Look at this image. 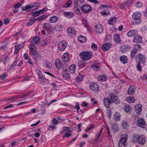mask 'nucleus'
I'll use <instances>...</instances> for the list:
<instances>
[{
  "instance_id": "1",
  "label": "nucleus",
  "mask_w": 147,
  "mask_h": 147,
  "mask_svg": "<svg viewBox=\"0 0 147 147\" xmlns=\"http://www.w3.org/2000/svg\"><path fill=\"white\" fill-rule=\"evenodd\" d=\"M79 56L82 61H86L93 57V54L92 52L90 51H83L80 53Z\"/></svg>"
},
{
  "instance_id": "2",
  "label": "nucleus",
  "mask_w": 147,
  "mask_h": 147,
  "mask_svg": "<svg viewBox=\"0 0 147 147\" xmlns=\"http://www.w3.org/2000/svg\"><path fill=\"white\" fill-rule=\"evenodd\" d=\"M29 49H30L31 55L35 60H37L40 57V55L36 52V47L34 45H30Z\"/></svg>"
},
{
  "instance_id": "3",
  "label": "nucleus",
  "mask_w": 147,
  "mask_h": 147,
  "mask_svg": "<svg viewBox=\"0 0 147 147\" xmlns=\"http://www.w3.org/2000/svg\"><path fill=\"white\" fill-rule=\"evenodd\" d=\"M141 16V14L139 13L136 12L134 13L132 15V18L135 20V22L134 23L137 24L140 23L141 22L140 18Z\"/></svg>"
},
{
  "instance_id": "4",
  "label": "nucleus",
  "mask_w": 147,
  "mask_h": 147,
  "mask_svg": "<svg viewBox=\"0 0 147 147\" xmlns=\"http://www.w3.org/2000/svg\"><path fill=\"white\" fill-rule=\"evenodd\" d=\"M109 96L110 98L111 101L116 104L120 103V101L118 99V96L115 95L113 93L109 94Z\"/></svg>"
},
{
  "instance_id": "5",
  "label": "nucleus",
  "mask_w": 147,
  "mask_h": 147,
  "mask_svg": "<svg viewBox=\"0 0 147 147\" xmlns=\"http://www.w3.org/2000/svg\"><path fill=\"white\" fill-rule=\"evenodd\" d=\"M81 8L83 12L86 13H89L92 10V7L88 4L83 5Z\"/></svg>"
},
{
  "instance_id": "6",
  "label": "nucleus",
  "mask_w": 147,
  "mask_h": 147,
  "mask_svg": "<svg viewBox=\"0 0 147 147\" xmlns=\"http://www.w3.org/2000/svg\"><path fill=\"white\" fill-rule=\"evenodd\" d=\"M67 45V43L65 40L60 42L58 45V48L60 51H63L65 49Z\"/></svg>"
},
{
  "instance_id": "7",
  "label": "nucleus",
  "mask_w": 147,
  "mask_h": 147,
  "mask_svg": "<svg viewBox=\"0 0 147 147\" xmlns=\"http://www.w3.org/2000/svg\"><path fill=\"white\" fill-rule=\"evenodd\" d=\"M95 31L97 34H100L104 31V29L101 24H98L95 26Z\"/></svg>"
},
{
  "instance_id": "8",
  "label": "nucleus",
  "mask_w": 147,
  "mask_h": 147,
  "mask_svg": "<svg viewBox=\"0 0 147 147\" xmlns=\"http://www.w3.org/2000/svg\"><path fill=\"white\" fill-rule=\"evenodd\" d=\"M142 37L138 34L136 35L133 39L132 41L135 43H139L142 42Z\"/></svg>"
},
{
  "instance_id": "9",
  "label": "nucleus",
  "mask_w": 147,
  "mask_h": 147,
  "mask_svg": "<svg viewBox=\"0 0 147 147\" xmlns=\"http://www.w3.org/2000/svg\"><path fill=\"white\" fill-rule=\"evenodd\" d=\"M127 137H124L122 138L119 141V147H125Z\"/></svg>"
},
{
  "instance_id": "10",
  "label": "nucleus",
  "mask_w": 147,
  "mask_h": 147,
  "mask_svg": "<svg viewBox=\"0 0 147 147\" xmlns=\"http://www.w3.org/2000/svg\"><path fill=\"white\" fill-rule=\"evenodd\" d=\"M137 140L140 144L143 145L146 142V138L143 135H140L137 138Z\"/></svg>"
},
{
  "instance_id": "11",
  "label": "nucleus",
  "mask_w": 147,
  "mask_h": 147,
  "mask_svg": "<svg viewBox=\"0 0 147 147\" xmlns=\"http://www.w3.org/2000/svg\"><path fill=\"white\" fill-rule=\"evenodd\" d=\"M68 34L72 36H75L76 34V31L74 28L72 27H68L67 29Z\"/></svg>"
},
{
  "instance_id": "12",
  "label": "nucleus",
  "mask_w": 147,
  "mask_h": 147,
  "mask_svg": "<svg viewBox=\"0 0 147 147\" xmlns=\"http://www.w3.org/2000/svg\"><path fill=\"white\" fill-rule=\"evenodd\" d=\"M89 86L90 89L93 91H96L98 90V86L96 82H92L90 83Z\"/></svg>"
},
{
  "instance_id": "13",
  "label": "nucleus",
  "mask_w": 147,
  "mask_h": 147,
  "mask_svg": "<svg viewBox=\"0 0 147 147\" xmlns=\"http://www.w3.org/2000/svg\"><path fill=\"white\" fill-rule=\"evenodd\" d=\"M142 105L140 104H137L135 106V111L138 115H139L141 113L142 110Z\"/></svg>"
},
{
  "instance_id": "14",
  "label": "nucleus",
  "mask_w": 147,
  "mask_h": 147,
  "mask_svg": "<svg viewBox=\"0 0 147 147\" xmlns=\"http://www.w3.org/2000/svg\"><path fill=\"white\" fill-rule=\"evenodd\" d=\"M137 123L138 125L140 127L145 128L146 124L143 119L141 118L137 120Z\"/></svg>"
},
{
  "instance_id": "15",
  "label": "nucleus",
  "mask_w": 147,
  "mask_h": 147,
  "mask_svg": "<svg viewBox=\"0 0 147 147\" xmlns=\"http://www.w3.org/2000/svg\"><path fill=\"white\" fill-rule=\"evenodd\" d=\"M138 34V31L135 30H132L129 31L127 33V35L129 37H134Z\"/></svg>"
},
{
  "instance_id": "16",
  "label": "nucleus",
  "mask_w": 147,
  "mask_h": 147,
  "mask_svg": "<svg viewBox=\"0 0 147 147\" xmlns=\"http://www.w3.org/2000/svg\"><path fill=\"white\" fill-rule=\"evenodd\" d=\"M55 65L57 68L60 69L63 66V65L61 60L59 59H56L55 61Z\"/></svg>"
},
{
  "instance_id": "17",
  "label": "nucleus",
  "mask_w": 147,
  "mask_h": 147,
  "mask_svg": "<svg viewBox=\"0 0 147 147\" xmlns=\"http://www.w3.org/2000/svg\"><path fill=\"white\" fill-rule=\"evenodd\" d=\"M136 58L138 59L139 61L141 63H143L145 61L146 58L145 56L141 53H139L137 55Z\"/></svg>"
},
{
  "instance_id": "18",
  "label": "nucleus",
  "mask_w": 147,
  "mask_h": 147,
  "mask_svg": "<svg viewBox=\"0 0 147 147\" xmlns=\"http://www.w3.org/2000/svg\"><path fill=\"white\" fill-rule=\"evenodd\" d=\"M110 98H106L104 99V104L107 108H108L110 107Z\"/></svg>"
},
{
  "instance_id": "19",
  "label": "nucleus",
  "mask_w": 147,
  "mask_h": 147,
  "mask_svg": "<svg viewBox=\"0 0 147 147\" xmlns=\"http://www.w3.org/2000/svg\"><path fill=\"white\" fill-rule=\"evenodd\" d=\"M63 15L65 17L69 18H72L74 16V14L71 11H65L63 12Z\"/></svg>"
},
{
  "instance_id": "20",
  "label": "nucleus",
  "mask_w": 147,
  "mask_h": 147,
  "mask_svg": "<svg viewBox=\"0 0 147 147\" xmlns=\"http://www.w3.org/2000/svg\"><path fill=\"white\" fill-rule=\"evenodd\" d=\"M120 60L122 63L125 64L127 63L128 59L126 56L123 55L120 57Z\"/></svg>"
},
{
  "instance_id": "21",
  "label": "nucleus",
  "mask_w": 147,
  "mask_h": 147,
  "mask_svg": "<svg viewBox=\"0 0 147 147\" xmlns=\"http://www.w3.org/2000/svg\"><path fill=\"white\" fill-rule=\"evenodd\" d=\"M62 58V60L64 62H67L69 59L68 53L67 52L65 53L63 55Z\"/></svg>"
},
{
  "instance_id": "22",
  "label": "nucleus",
  "mask_w": 147,
  "mask_h": 147,
  "mask_svg": "<svg viewBox=\"0 0 147 147\" xmlns=\"http://www.w3.org/2000/svg\"><path fill=\"white\" fill-rule=\"evenodd\" d=\"M113 39L116 43H119L121 42L120 36L118 34H115L113 36Z\"/></svg>"
},
{
  "instance_id": "23",
  "label": "nucleus",
  "mask_w": 147,
  "mask_h": 147,
  "mask_svg": "<svg viewBox=\"0 0 147 147\" xmlns=\"http://www.w3.org/2000/svg\"><path fill=\"white\" fill-rule=\"evenodd\" d=\"M40 40L39 37L38 36L35 37L31 41L30 44L34 45L37 44Z\"/></svg>"
},
{
  "instance_id": "24",
  "label": "nucleus",
  "mask_w": 147,
  "mask_h": 147,
  "mask_svg": "<svg viewBox=\"0 0 147 147\" xmlns=\"http://www.w3.org/2000/svg\"><path fill=\"white\" fill-rule=\"evenodd\" d=\"M43 28L48 32H50L51 29V26L49 24L47 23H45L43 26Z\"/></svg>"
},
{
  "instance_id": "25",
  "label": "nucleus",
  "mask_w": 147,
  "mask_h": 147,
  "mask_svg": "<svg viewBox=\"0 0 147 147\" xmlns=\"http://www.w3.org/2000/svg\"><path fill=\"white\" fill-rule=\"evenodd\" d=\"M110 43H107L104 45L102 47V49L103 51H107L109 50L110 48Z\"/></svg>"
},
{
  "instance_id": "26",
  "label": "nucleus",
  "mask_w": 147,
  "mask_h": 147,
  "mask_svg": "<svg viewBox=\"0 0 147 147\" xmlns=\"http://www.w3.org/2000/svg\"><path fill=\"white\" fill-rule=\"evenodd\" d=\"M58 20V18L55 16L51 17L49 19V21L51 23H56Z\"/></svg>"
},
{
  "instance_id": "27",
  "label": "nucleus",
  "mask_w": 147,
  "mask_h": 147,
  "mask_svg": "<svg viewBox=\"0 0 147 147\" xmlns=\"http://www.w3.org/2000/svg\"><path fill=\"white\" fill-rule=\"evenodd\" d=\"M126 100L129 103H133L135 102V99L132 96H130L127 97L126 99Z\"/></svg>"
},
{
  "instance_id": "28",
  "label": "nucleus",
  "mask_w": 147,
  "mask_h": 147,
  "mask_svg": "<svg viewBox=\"0 0 147 147\" xmlns=\"http://www.w3.org/2000/svg\"><path fill=\"white\" fill-rule=\"evenodd\" d=\"M128 94L130 95L133 94L135 92L134 89V86H130L128 89L127 91Z\"/></svg>"
},
{
  "instance_id": "29",
  "label": "nucleus",
  "mask_w": 147,
  "mask_h": 147,
  "mask_svg": "<svg viewBox=\"0 0 147 147\" xmlns=\"http://www.w3.org/2000/svg\"><path fill=\"white\" fill-rule=\"evenodd\" d=\"M74 9L76 13L78 15H80L82 14L79 6L76 5L74 7Z\"/></svg>"
},
{
  "instance_id": "30",
  "label": "nucleus",
  "mask_w": 147,
  "mask_h": 147,
  "mask_svg": "<svg viewBox=\"0 0 147 147\" xmlns=\"http://www.w3.org/2000/svg\"><path fill=\"white\" fill-rule=\"evenodd\" d=\"M141 49V47L140 45L135 44L134 45L133 50L137 52Z\"/></svg>"
},
{
  "instance_id": "31",
  "label": "nucleus",
  "mask_w": 147,
  "mask_h": 147,
  "mask_svg": "<svg viewBox=\"0 0 147 147\" xmlns=\"http://www.w3.org/2000/svg\"><path fill=\"white\" fill-rule=\"evenodd\" d=\"M107 76L104 75H100L98 77L99 81L101 82H104L106 80Z\"/></svg>"
},
{
  "instance_id": "32",
  "label": "nucleus",
  "mask_w": 147,
  "mask_h": 147,
  "mask_svg": "<svg viewBox=\"0 0 147 147\" xmlns=\"http://www.w3.org/2000/svg\"><path fill=\"white\" fill-rule=\"evenodd\" d=\"M117 20L116 18L115 17H112L111 18L108 22V24H109L113 25L115 23Z\"/></svg>"
},
{
  "instance_id": "33",
  "label": "nucleus",
  "mask_w": 147,
  "mask_h": 147,
  "mask_svg": "<svg viewBox=\"0 0 147 147\" xmlns=\"http://www.w3.org/2000/svg\"><path fill=\"white\" fill-rule=\"evenodd\" d=\"M32 9L30 5H28L24 7H22V11H30Z\"/></svg>"
},
{
  "instance_id": "34",
  "label": "nucleus",
  "mask_w": 147,
  "mask_h": 147,
  "mask_svg": "<svg viewBox=\"0 0 147 147\" xmlns=\"http://www.w3.org/2000/svg\"><path fill=\"white\" fill-rule=\"evenodd\" d=\"M78 40L81 42H83L86 41V37L83 36H80L78 37Z\"/></svg>"
},
{
  "instance_id": "35",
  "label": "nucleus",
  "mask_w": 147,
  "mask_h": 147,
  "mask_svg": "<svg viewBox=\"0 0 147 147\" xmlns=\"http://www.w3.org/2000/svg\"><path fill=\"white\" fill-rule=\"evenodd\" d=\"M76 67L74 65H71L69 67V71L72 74L74 73Z\"/></svg>"
},
{
  "instance_id": "36",
  "label": "nucleus",
  "mask_w": 147,
  "mask_h": 147,
  "mask_svg": "<svg viewBox=\"0 0 147 147\" xmlns=\"http://www.w3.org/2000/svg\"><path fill=\"white\" fill-rule=\"evenodd\" d=\"M21 45H19L18 46H17V45H15V50L14 52V53H17L21 49Z\"/></svg>"
},
{
  "instance_id": "37",
  "label": "nucleus",
  "mask_w": 147,
  "mask_h": 147,
  "mask_svg": "<svg viewBox=\"0 0 147 147\" xmlns=\"http://www.w3.org/2000/svg\"><path fill=\"white\" fill-rule=\"evenodd\" d=\"M36 20V19H34L33 18H31L30 19V21L27 23L26 25L28 26H30L32 25Z\"/></svg>"
},
{
  "instance_id": "38",
  "label": "nucleus",
  "mask_w": 147,
  "mask_h": 147,
  "mask_svg": "<svg viewBox=\"0 0 147 147\" xmlns=\"http://www.w3.org/2000/svg\"><path fill=\"white\" fill-rule=\"evenodd\" d=\"M121 116L119 113H117L114 116V119L116 121H119L120 119Z\"/></svg>"
},
{
  "instance_id": "39",
  "label": "nucleus",
  "mask_w": 147,
  "mask_h": 147,
  "mask_svg": "<svg viewBox=\"0 0 147 147\" xmlns=\"http://www.w3.org/2000/svg\"><path fill=\"white\" fill-rule=\"evenodd\" d=\"M131 109V108L128 105H125L123 107L124 110L126 112H129Z\"/></svg>"
},
{
  "instance_id": "40",
  "label": "nucleus",
  "mask_w": 147,
  "mask_h": 147,
  "mask_svg": "<svg viewBox=\"0 0 147 147\" xmlns=\"http://www.w3.org/2000/svg\"><path fill=\"white\" fill-rule=\"evenodd\" d=\"M84 75L79 74L77 77L76 78L77 81L78 82H80L82 81L84 78Z\"/></svg>"
},
{
  "instance_id": "41",
  "label": "nucleus",
  "mask_w": 147,
  "mask_h": 147,
  "mask_svg": "<svg viewBox=\"0 0 147 147\" xmlns=\"http://www.w3.org/2000/svg\"><path fill=\"white\" fill-rule=\"evenodd\" d=\"M71 3L72 2L71 0H69L66 3L63 5V7L66 8L69 7L70 5L71 4Z\"/></svg>"
},
{
  "instance_id": "42",
  "label": "nucleus",
  "mask_w": 147,
  "mask_h": 147,
  "mask_svg": "<svg viewBox=\"0 0 147 147\" xmlns=\"http://www.w3.org/2000/svg\"><path fill=\"white\" fill-rule=\"evenodd\" d=\"M62 75L64 78H68L69 76V74L66 71H64L63 72Z\"/></svg>"
},
{
  "instance_id": "43",
  "label": "nucleus",
  "mask_w": 147,
  "mask_h": 147,
  "mask_svg": "<svg viewBox=\"0 0 147 147\" xmlns=\"http://www.w3.org/2000/svg\"><path fill=\"white\" fill-rule=\"evenodd\" d=\"M38 80L40 82L42 83L45 82L46 81L47 82L48 80L47 79L43 77V76L42 77L38 78Z\"/></svg>"
},
{
  "instance_id": "44",
  "label": "nucleus",
  "mask_w": 147,
  "mask_h": 147,
  "mask_svg": "<svg viewBox=\"0 0 147 147\" xmlns=\"http://www.w3.org/2000/svg\"><path fill=\"white\" fill-rule=\"evenodd\" d=\"M46 18V16L45 15H42L41 16H40L38 18H36V20L38 22H39L45 19Z\"/></svg>"
},
{
  "instance_id": "45",
  "label": "nucleus",
  "mask_w": 147,
  "mask_h": 147,
  "mask_svg": "<svg viewBox=\"0 0 147 147\" xmlns=\"http://www.w3.org/2000/svg\"><path fill=\"white\" fill-rule=\"evenodd\" d=\"M137 52L134 50L132 51L130 53V56L131 59H133L135 56V54Z\"/></svg>"
},
{
  "instance_id": "46",
  "label": "nucleus",
  "mask_w": 147,
  "mask_h": 147,
  "mask_svg": "<svg viewBox=\"0 0 147 147\" xmlns=\"http://www.w3.org/2000/svg\"><path fill=\"white\" fill-rule=\"evenodd\" d=\"M36 72L38 75L39 78L40 77H42V76H43L42 72L40 71V70H39L38 69H36Z\"/></svg>"
},
{
  "instance_id": "47",
  "label": "nucleus",
  "mask_w": 147,
  "mask_h": 147,
  "mask_svg": "<svg viewBox=\"0 0 147 147\" xmlns=\"http://www.w3.org/2000/svg\"><path fill=\"white\" fill-rule=\"evenodd\" d=\"M103 131V129L102 128L100 131L98 133V134H97V135H96V137H97V139H96V140H98L99 138H100V136H101V134L102 133V131Z\"/></svg>"
},
{
  "instance_id": "48",
  "label": "nucleus",
  "mask_w": 147,
  "mask_h": 147,
  "mask_svg": "<svg viewBox=\"0 0 147 147\" xmlns=\"http://www.w3.org/2000/svg\"><path fill=\"white\" fill-rule=\"evenodd\" d=\"M45 64L46 65V67L49 69H50L52 67V65L51 62L47 61L45 62Z\"/></svg>"
},
{
  "instance_id": "49",
  "label": "nucleus",
  "mask_w": 147,
  "mask_h": 147,
  "mask_svg": "<svg viewBox=\"0 0 147 147\" xmlns=\"http://www.w3.org/2000/svg\"><path fill=\"white\" fill-rule=\"evenodd\" d=\"M123 50L125 51H127L128 50H129L131 48V47L129 46L125 45L122 47Z\"/></svg>"
},
{
  "instance_id": "50",
  "label": "nucleus",
  "mask_w": 147,
  "mask_h": 147,
  "mask_svg": "<svg viewBox=\"0 0 147 147\" xmlns=\"http://www.w3.org/2000/svg\"><path fill=\"white\" fill-rule=\"evenodd\" d=\"M91 47L92 49L96 50L97 49V46L94 43H92Z\"/></svg>"
},
{
  "instance_id": "51",
  "label": "nucleus",
  "mask_w": 147,
  "mask_h": 147,
  "mask_svg": "<svg viewBox=\"0 0 147 147\" xmlns=\"http://www.w3.org/2000/svg\"><path fill=\"white\" fill-rule=\"evenodd\" d=\"M31 91H29L24 94L23 95H22V96H20V98H22L24 96H30L31 95Z\"/></svg>"
},
{
  "instance_id": "52",
  "label": "nucleus",
  "mask_w": 147,
  "mask_h": 147,
  "mask_svg": "<svg viewBox=\"0 0 147 147\" xmlns=\"http://www.w3.org/2000/svg\"><path fill=\"white\" fill-rule=\"evenodd\" d=\"M100 13L103 16H105L109 13V12L108 11L104 10L103 11L101 12Z\"/></svg>"
},
{
  "instance_id": "53",
  "label": "nucleus",
  "mask_w": 147,
  "mask_h": 147,
  "mask_svg": "<svg viewBox=\"0 0 147 147\" xmlns=\"http://www.w3.org/2000/svg\"><path fill=\"white\" fill-rule=\"evenodd\" d=\"M140 65V62H139L136 65L137 69L139 71H141L142 70L141 66Z\"/></svg>"
},
{
  "instance_id": "54",
  "label": "nucleus",
  "mask_w": 147,
  "mask_h": 147,
  "mask_svg": "<svg viewBox=\"0 0 147 147\" xmlns=\"http://www.w3.org/2000/svg\"><path fill=\"white\" fill-rule=\"evenodd\" d=\"M91 67L93 68V69H95L96 70H98L99 68V67L98 66L96 65L95 64L92 65L91 66Z\"/></svg>"
},
{
  "instance_id": "55",
  "label": "nucleus",
  "mask_w": 147,
  "mask_h": 147,
  "mask_svg": "<svg viewBox=\"0 0 147 147\" xmlns=\"http://www.w3.org/2000/svg\"><path fill=\"white\" fill-rule=\"evenodd\" d=\"M7 76V74L6 73L3 74L0 77L1 79L3 80L5 79L6 77Z\"/></svg>"
},
{
  "instance_id": "56",
  "label": "nucleus",
  "mask_w": 147,
  "mask_h": 147,
  "mask_svg": "<svg viewBox=\"0 0 147 147\" xmlns=\"http://www.w3.org/2000/svg\"><path fill=\"white\" fill-rule=\"evenodd\" d=\"M112 127L114 131H116L118 129L117 125L116 124L113 125Z\"/></svg>"
},
{
  "instance_id": "57",
  "label": "nucleus",
  "mask_w": 147,
  "mask_h": 147,
  "mask_svg": "<svg viewBox=\"0 0 147 147\" xmlns=\"http://www.w3.org/2000/svg\"><path fill=\"white\" fill-rule=\"evenodd\" d=\"M13 106V105H9L7 106L5 108H4L3 109L4 110H7V111L8 110V109L9 108H11Z\"/></svg>"
},
{
  "instance_id": "58",
  "label": "nucleus",
  "mask_w": 147,
  "mask_h": 147,
  "mask_svg": "<svg viewBox=\"0 0 147 147\" xmlns=\"http://www.w3.org/2000/svg\"><path fill=\"white\" fill-rule=\"evenodd\" d=\"M10 22V20L8 18H5L4 20V23L5 25L8 24Z\"/></svg>"
},
{
  "instance_id": "59",
  "label": "nucleus",
  "mask_w": 147,
  "mask_h": 147,
  "mask_svg": "<svg viewBox=\"0 0 147 147\" xmlns=\"http://www.w3.org/2000/svg\"><path fill=\"white\" fill-rule=\"evenodd\" d=\"M53 125H56L58 124L59 123H58V121L56 119H54L53 120Z\"/></svg>"
},
{
  "instance_id": "60",
  "label": "nucleus",
  "mask_w": 147,
  "mask_h": 147,
  "mask_svg": "<svg viewBox=\"0 0 147 147\" xmlns=\"http://www.w3.org/2000/svg\"><path fill=\"white\" fill-rule=\"evenodd\" d=\"M128 124L127 122L124 121L122 123L123 126V127L125 128L127 125Z\"/></svg>"
},
{
  "instance_id": "61",
  "label": "nucleus",
  "mask_w": 147,
  "mask_h": 147,
  "mask_svg": "<svg viewBox=\"0 0 147 147\" xmlns=\"http://www.w3.org/2000/svg\"><path fill=\"white\" fill-rule=\"evenodd\" d=\"M79 105L80 104L78 102H76V105L75 106V107L77 110H79L80 109V107Z\"/></svg>"
},
{
  "instance_id": "62",
  "label": "nucleus",
  "mask_w": 147,
  "mask_h": 147,
  "mask_svg": "<svg viewBox=\"0 0 147 147\" xmlns=\"http://www.w3.org/2000/svg\"><path fill=\"white\" fill-rule=\"evenodd\" d=\"M32 14L33 17H36L39 16L36 11L32 12Z\"/></svg>"
},
{
  "instance_id": "63",
  "label": "nucleus",
  "mask_w": 147,
  "mask_h": 147,
  "mask_svg": "<svg viewBox=\"0 0 147 147\" xmlns=\"http://www.w3.org/2000/svg\"><path fill=\"white\" fill-rule=\"evenodd\" d=\"M21 6L20 4L19 3H18L14 5V7L15 9H17Z\"/></svg>"
},
{
  "instance_id": "64",
  "label": "nucleus",
  "mask_w": 147,
  "mask_h": 147,
  "mask_svg": "<svg viewBox=\"0 0 147 147\" xmlns=\"http://www.w3.org/2000/svg\"><path fill=\"white\" fill-rule=\"evenodd\" d=\"M24 57L25 60H27L28 59V54L26 53H24Z\"/></svg>"
}]
</instances>
